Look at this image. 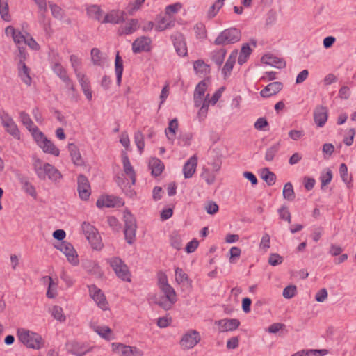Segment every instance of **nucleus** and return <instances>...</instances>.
<instances>
[{"label": "nucleus", "mask_w": 356, "mask_h": 356, "mask_svg": "<svg viewBox=\"0 0 356 356\" xmlns=\"http://www.w3.org/2000/svg\"><path fill=\"white\" fill-rule=\"evenodd\" d=\"M18 340L26 347L34 350H40L44 346V340L38 333L24 328L17 330Z\"/></svg>", "instance_id": "1"}, {"label": "nucleus", "mask_w": 356, "mask_h": 356, "mask_svg": "<svg viewBox=\"0 0 356 356\" xmlns=\"http://www.w3.org/2000/svg\"><path fill=\"white\" fill-rule=\"evenodd\" d=\"M123 218L124 222V238L127 243L131 245L136 241V220L134 215L129 211L124 212Z\"/></svg>", "instance_id": "2"}, {"label": "nucleus", "mask_w": 356, "mask_h": 356, "mask_svg": "<svg viewBox=\"0 0 356 356\" xmlns=\"http://www.w3.org/2000/svg\"><path fill=\"white\" fill-rule=\"evenodd\" d=\"M241 33L239 29L236 28H230L222 31L214 40L216 45H227L238 42L241 39Z\"/></svg>", "instance_id": "3"}, {"label": "nucleus", "mask_w": 356, "mask_h": 356, "mask_svg": "<svg viewBox=\"0 0 356 356\" xmlns=\"http://www.w3.org/2000/svg\"><path fill=\"white\" fill-rule=\"evenodd\" d=\"M82 230L87 240L91 244L93 249L100 250L103 245L102 243L101 236L97 229L89 222H83L82 224Z\"/></svg>", "instance_id": "4"}, {"label": "nucleus", "mask_w": 356, "mask_h": 356, "mask_svg": "<svg viewBox=\"0 0 356 356\" xmlns=\"http://www.w3.org/2000/svg\"><path fill=\"white\" fill-rule=\"evenodd\" d=\"M109 263L119 278L126 282L131 281V274L129 268L120 258L113 257L111 259Z\"/></svg>", "instance_id": "5"}, {"label": "nucleus", "mask_w": 356, "mask_h": 356, "mask_svg": "<svg viewBox=\"0 0 356 356\" xmlns=\"http://www.w3.org/2000/svg\"><path fill=\"white\" fill-rule=\"evenodd\" d=\"M0 120L1 125L5 128L6 131L14 138L19 140L20 131L13 118L8 113L4 112L0 115Z\"/></svg>", "instance_id": "6"}, {"label": "nucleus", "mask_w": 356, "mask_h": 356, "mask_svg": "<svg viewBox=\"0 0 356 356\" xmlns=\"http://www.w3.org/2000/svg\"><path fill=\"white\" fill-rule=\"evenodd\" d=\"M55 248L60 250L67 257V261L73 266L79 264V259L77 253L73 245L67 241H61L58 245H55Z\"/></svg>", "instance_id": "7"}, {"label": "nucleus", "mask_w": 356, "mask_h": 356, "mask_svg": "<svg viewBox=\"0 0 356 356\" xmlns=\"http://www.w3.org/2000/svg\"><path fill=\"white\" fill-rule=\"evenodd\" d=\"M170 40L178 56L184 57L188 55L186 38L181 33H174L170 35Z\"/></svg>", "instance_id": "8"}, {"label": "nucleus", "mask_w": 356, "mask_h": 356, "mask_svg": "<svg viewBox=\"0 0 356 356\" xmlns=\"http://www.w3.org/2000/svg\"><path fill=\"white\" fill-rule=\"evenodd\" d=\"M201 340L200 333L195 330H191L185 333L180 340V346L184 350H188L195 346Z\"/></svg>", "instance_id": "9"}, {"label": "nucleus", "mask_w": 356, "mask_h": 356, "mask_svg": "<svg viewBox=\"0 0 356 356\" xmlns=\"http://www.w3.org/2000/svg\"><path fill=\"white\" fill-rule=\"evenodd\" d=\"M88 287L90 298L100 309L106 310L108 304L102 291L95 284L88 285Z\"/></svg>", "instance_id": "10"}, {"label": "nucleus", "mask_w": 356, "mask_h": 356, "mask_svg": "<svg viewBox=\"0 0 356 356\" xmlns=\"http://www.w3.org/2000/svg\"><path fill=\"white\" fill-rule=\"evenodd\" d=\"M152 39L147 36L137 38L132 43V51L134 54L149 52L151 51Z\"/></svg>", "instance_id": "11"}, {"label": "nucleus", "mask_w": 356, "mask_h": 356, "mask_svg": "<svg viewBox=\"0 0 356 356\" xmlns=\"http://www.w3.org/2000/svg\"><path fill=\"white\" fill-rule=\"evenodd\" d=\"M54 72L65 83V87L72 92H75V86L72 79L68 76L66 70L59 63L52 65Z\"/></svg>", "instance_id": "12"}, {"label": "nucleus", "mask_w": 356, "mask_h": 356, "mask_svg": "<svg viewBox=\"0 0 356 356\" xmlns=\"http://www.w3.org/2000/svg\"><path fill=\"white\" fill-rule=\"evenodd\" d=\"M77 184V190L80 198L83 200H87L90 195V186L88 178L83 175H79Z\"/></svg>", "instance_id": "13"}, {"label": "nucleus", "mask_w": 356, "mask_h": 356, "mask_svg": "<svg viewBox=\"0 0 356 356\" xmlns=\"http://www.w3.org/2000/svg\"><path fill=\"white\" fill-rule=\"evenodd\" d=\"M123 204L122 198L113 195L102 196L96 202V205L99 208L120 207Z\"/></svg>", "instance_id": "14"}, {"label": "nucleus", "mask_w": 356, "mask_h": 356, "mask_svg": "<svg viewBox=\"0 0 356 356\" xmlns=\"http://www.w3.org/2000/svg\"><path fill=\"white\" fill-rule=\"evenodd\" d=\"M113 348L115 350L120 351L122 356H143V353L135 346L124 345L122 343H113Z\"/></svg>", "instance_id": "15"}, {"label": "nucleus", "mask_w": 356, "mask_h": 356, "mask_svg": "<svg viewBox=\"0 0 356 356\" xmlns=\"http://www.w3.org/2000/svg\"><path fill=\"white\" fill-rule=\"evenodd\" d=\"M328 109L323 106H317L314 111V120L318 127H323L327 121Z\"/></svg>", "instance_id": "16"}, {"label": "nucleus", "mask_w": 356, "mask_h": 356, "mask_svg": "<svg viewBox=\"0 0 356 356\" xmlns=\"http://www.w3.org/2000/svg\"><path fill=\"white\" fill-rule=\"evenodd\" d=\"M139 27V22L137 19H130L118 28V35L120 36L131 35L135 33Z\"/></svg>", "instance_id": "17"}, {"label": "nucleus", "mask_w": 356, "mask_h": 356, "mask_svg": "<svg viewBox=\"0 0 356 356\" xmlns=\"http://www.w3.org/2000/svg\"><path fill=\"white\" fill-rule=\"evenodd\" d=\"M215 324L219 326L220 332H225L236 330L240 325V321L236 318H224L216 321Z\"/></svg>", "instance_id": "18"}, {"label": "nucleus", "mask_w": 356, "mask_h": 356, "mask_svg": "<svg viewBox=\"0 0 356 356\" xmlns=\"http://www.w3.org/2000/svg\"><path fill=\"white\" fill-rule=\"evenodd\" d=\"M43 169L44 178L41 179L42 180H44L47 176L53 181H56L62 178V175L60 171L51 164L48 163H44L43 165Z\"/></svg>", "instance_id": "19"}, {"label": "nucleus", "mask_w": 356, "mask_h": 356, "mask_svg": "<svg viewBox=\"0 0 356 356\" xmlns=\"http://www.w3.org/2000/svg\"><path fill=\"white\" fill-rule=\"evenodd\" d=\"M67 346L68 352L76 356H83L90 350L86 345L76 341L69 343Z\"/></svg>", "instance_id": "20"}, {"label": "nucleus", "mask_w": 356, "mask_h": 356, "mask_svg": "<svg viewBox=\"0 0 356 356\" xmlns=\"http://www.w3.org/2000/svg\"><path fill=\"white\" fill-rule=\"evenodd\" d=\"M282 86L283 85L281 82H272L260 91V95L264 98L270 97L279 92L282 90Z\"/></svg>", "instance_id": "21"}, {"label": "nucleus", "mask_w": 356, "mask_h": 356, "mask_svg": "<svg viewBox=\"0 0 356 356\" xmlns=\"http://www.w3.org/2000/svg\"><path fill=\"white\" fill-rule=\"evenodd\" d=\"M197 158L195 155L190 157L183 167V173L186 179L191 178L196 170Z\"/></svg>", "instance_id": "22"}, {"label": "nucleus", "mask_w": 356, "mask_h": 356, "mask_svg": "<svg viewBox=\"0 0 356 356\" xmlns=\"http://www.w3.org/2000/svg\"><path fill=\"white\" fill-rule=\"evenodd\" d=\"M125 12L122 11L120 15H118V12L115 10H111L107 13L104 18L101 21V23H111L113 24H118L124 21Z\"/></svg>", "instance_id": "23"}, {"label": "nucleus", "mask_w": 356, "mask_h": 356, "mask_svg": "<svg viewBox=\"0 0 356 356\" xmlns=\"http://www.w3.org/2000/svg\"><path fill=\"white\" fill-rule=\"evenodd\" d=\"M68 150L72 163L76 166H82L84 164V161L78 147L74 143H69Z\"/></svg>", "instance_id": "24"}, {"label": "nucleus", "mask_w": 356, "mask_h": 356, "mask_svg": "<svg viewBox=\"0 0 356 356\" xmlns=\"http://www.w3.org/2000/svg\"><path fill=\"white\" fill-rule=\"evenodd\" d=\"M237 55H238V51L237 50L233 51L230 54L228 59L227 60L225 65L223 66V67L222 69V74L223 75L225 79H226L231 74V72L232 71L234 65L236 63V59Z\"/></svg>", "instance_id": "25"}, {"label": "nucleus", "mask_w": 356, "mask_h": 356, "mask_svg": "<svg viewBox=\"0 0 356 356\" xmlns=\"http://www.w3.org/2000/svg\"><path fill=\"white\" fill-rule=\"evenodd\" d=\"M17 68L18 75L21 80L27 86H31L32 79L29 74L30 69L26 66V63L18 62Z\"/></svg>", "instance_id": "26"}, {"label": "nucleus", "mask_w": 356, "mask_h": 356, "mask_svg": "<svg viewBox=\"0 0 356 356\" xmlns=\"http://www.w3.org/2000/svg\"><path fill=\"white\" fill-rule=\"evenodd\" d=\"M19 181L22 185V190L31 197L35 198L37 192L35 186L29 181V178L26 176L21 175L19 177Z\"/></svg>", "instance_id": "27"}, {"label": "nucleus", "mask_w": 356, "mask_h": 356, "mask_svg": "<svg viewBox=\"0 0 356 356\" xmlns=\"http://www.w3.org/2000/svg\"><path fill=\"white\" fill-rule=\"evenodd\" d=\"M122 161L123 164V169L125 174L129 176L132 184H134L136 182V174L129 161V159L125 152H123L122 154Z\"/></svg>", "instance_id": "28"}, {"label": "nucleus", "mask_w": 356, "mask_h": 356, "mask_svg": "<svg viewBox=\"0 0 356 356\" xmlns=\"http://www.w3.org/2000/svg\"><path fill=\"white\" fill-rule=\"evenodd\" d=\"M179 123L177 118H174L169 122L168 128L165 130V134L170 143H173L176 138V133L178 129Z\"/></svg>", "instance_id": "29"}, {"label": "nucleus", "mask_w": 356, "mask_h": 356, "mask_svg": "<svg viewBox=\"0 0 356 356\" xmlns=\"http://www.w3.org/2000/svg\"><path fill=\"white\" fill-rule=\"evenodd\" d=\"M149 167L152 170V175L155 177L161 175L164 170L163 163L157 158H152L149 161Z\"/></svg>", "instance_id": "30"}, {"label": "nucleus", "mask_w": 356, "mask_h": 356, "mask_svg": "<svg viewBox=\"0 0 356 356\" xmlns=\"http://www.w3.org/2000/svg\"><path fill=\"white\" fill-rule=\"evenodd\" d=\"M261 61L279 69H282L286 67L285 61L272 55H264L261 58Z\"/></svg>", "instance_id": "31"}, {"label": "nucleus", "mask_w": 356, "mask_h": 356, "mask_svg": "<svg viewBox=\"0 0 356 356\" xmlns=\"http://www.w3.org/2000/svg\"><path fill=\"white\" fill-rule=\"evenodd\" d=\"M86 13L90 18L100 22L102 20L103 10L99 6L90 5L86 8Z\"/></svg>", "instance_id": "32"}, {"label": "nucleus", "mask_w": 356, "mask_h": 356, "mask_svg": "<svg viewBox=\"0 0 356 356\" xmlns=\"http://www.w3.org/2000/svg\"><path fill=\"white\" fill-rule=\"evenodd\" d=\"M123 70V60L119 55V52H118L115 60V72L116 74V83L118 86H120L121 84Z\"/></svg>", "instance_id": "33"}, {"label": "nucleus", "mask_w": 356, "mask_h": 356, "mask_svg": "<svg viewBox=\"0 0 356 356\" xmlns=\"http://www.w3.org/2000/svg\"><path fill=\"white\" fill-rule=\"evenodd\" d=\"M40 148L43 152L58 156L60 154V150L55 146V145L49 139H45L44 143L40 145Z\"/></svg>", "instance_id": "34"}, {"label": "nucleus", "mask_w": 356, "mask_h": 356, "mask_svg": "<svg viewBox=\"0 0 356 356\" xmlns=\"http://www.w3.org/2000/svg\"><path fill=\"white\" fill-rule=\"evenodd\" d=\"M91 60L95 65L102 66L104 64V58L101 51L98 48H92L90 51Z\"/></svg>", "instance_id": "35"}, {"label": "nucleus", "mask_w": 356, "mask_h": 356, "mask_svg": "<svg viewBox=\"0 0 356 356\" xmlns=\"http://www.w3.org/2000/svg\"><path fill=\"white\" fill-rule=\"evenodd\" d=\"M193 68L197 74L206 75L210 72V66L202 60L195 61Z\"/></svg>", "instance_id": "36"}, {"label": "nucleus", "mask_w": 356, "mask_h": 356, "mask_svg": "<svg viewBox=\"0 0 356 356\" xmlns=\"http://www.w3.org/2000/svg\"><path fill=\"white\" fill-rule=\"evenodd\" d=\"M280 143L277 142L267 148L265 154V160L268 162L272 161L280 151Z\"/></svg>", "instance_id": "37"}, {"label": "nucleus", "mask_w": 356, "mask_h": 356, "mask_svg": "<svg viewBox=\"0 0 356 356\" xmlns=\"http://www.w3.org/2000/svg\"><path fill=\"white\" fill-rule=\"evenodd\" d=\"M203 97H204L193 95L195 106L200 107L199 114H200L201 113H207L208 110L209 102L207 101V99L203 100Z\"/></svg>", "instance_id": "38"}, {"label": "nucleus", "mask_w": 356, "mask_h": 356, "mask_svg": "<svg viewBox=\"0 0 356 356\" xmlns=\"http://www.w3.org/2000/svg\"><path fill=\"white\" fill-rule=\"evenodd\" d=\"M251 53L252 49L249 44L248 43L243 44L238 58V63L241 65L244 64L247 61Z\"/></svg>", "instance_id": "39"}, {"label": "nucleus", "mask_w": 356, "mask_h": 356, "mask_svg": "<svg viewBox=\"0 0 356 356\" xmlns=\"http://www.w3.org/2000/svg\"><path fill=\"white\" fill-rule=\"evenodd\" d=\"M164 293L166 299L171 301V302H177V294L175 289L168 284L159 288Z\"/></svg>", "instance_id": "40"}, {"label": "nucleus", "mask_w": 356, "mask_h": 356, "mask_svg": "<svg viewBox=\"0 0 356 356\" xmlns=\"http://www.w3.org/2000/svg\"><path fill=\"white\" fill-rule=\"evenodd\" d=\"M225 1V0H216L209 7L207 11V17L209 19L213 18L218 14L220 9L223 6Z\"/></svg>", "instance_id": "41"}, {"label": "nucleus", "mask_w": 356, "mask_h": 356, "mask_svg": "<svg viewBox=\"0 0 356 356\" xmlns=\"http://www.w3.org/2000/svg\"><path fill=\"white\" fill-rule=\"evenodd\" d=\"M227 51L225 49H220L218 50L213 51L211 55L212 60L220 67L225 60Z\"/></svg>", "instance_id": "42"}, {"label": "nucleus", "mask_w": 356, "mask_h": 356, "mask_svg": "<svg viewBox=\"0 0 356 356\" xmlns=\"http://www.w3.org/2000/svg\"><path fill=\"white\" fill-rule=\"evenodd\" d=\"M82 266L87 272L94 274L100 273V268L98 264L92 260H86L82 262Z\"/></svg>", "instance_id": "43"}, {"label": "nucleus", "mask_w": 356, "mask_h": 356, "mask_svg": "<svg viewBox=\"0 0 356 356\" xmlns=\"http://www.w3.org/2000/svg\"><path fill=\"white\" fill-rule=\"evenodd\" d=\"M261 177L268 186H272L275 183L276 175L274 172L270 171L268 168H264L261 171Z\"/></svg>", "instance_id": "44"}, {"label": "nucleus", "mask_w": 356, "mask_h": 356, "mask_svg": "<svg viewBox=\"0 0 356 356\" xmlns=\"http://www.w3.org/2000/svg\"><path fill=\"white\" fill-rule=\"evenodd\" d=\"M44 280H49V286L47 291V296L49 298H54L56 295V288H57V284L54 283L53 281V279L50 276H44L43 277Z\"/></svg>", "instance_id": "45"}, {"label": "nucleus", "mask_w": 356, "mask_h": 356, "mask_svg": "<svg viewBox=\"0 0 356 356\" xmlns=\"http://www.w3.org/2000/svg\"><path fill=\"white\" fill-rule=\"evenodd\" d=\"M283 197L288 201H293L296 196L293 185L291 182H287L283 188Z\"/></svg>", "instance_id": "46"}, {"label": "nucleus", "mask_w": 356, "mask_h": 356, "mask_svg": "<svg viewBox=\"0 0 356 356\" xmlns=\"http://www.w3.org/2000/svg\"><path fill=\"white\" fill-rule=\"evenodd\" d=\"M19 118L22 123L26 127V128L30 132L33 128H35V127H36L35 125H34V123L31 119L29 115L26 113L25 111H21L19 113Z\"/></svg>", "instance_id": "47"}, {"label": "nucleus", "mask_w": 356, "mask_h": 356, "mask_svg": "<svg viewBox=\"0 0 356 356\" xmlns=\"http://www.w3.org/2000/svg\"><path fill=\"white\" fill-rule=\"evenodd\" d=\"M31 135L36 142V143L40 147V145L44 143L45 139H48L44 134L40 131V129L38 128V127H35V128H33L31 130Z\"/></svg>", "instance_id": "48"}, {"label": "nucleus", "mask_w": 356, "mask_h": 356, "mask_svg": "<svg viewBox=\"0 0 356 356\" xmlns=\"http://www.w3.org/2000/svg\"><path fill=\"white\" fill-rule=\"evenodd\" d=\"M170 242L172 247L176 250H180L182 247L181 238L177 232H173L170 235Z\"/></svg>", "instance_id": "49"}, {"label": "nucleus", "mask_w": 356, "mask_h": 356, "mask_svg": "<svg viewBox=\"0 0 356 356\" xmlns=\"http://www.w3.org/2000/svg\"><path fill=\"white\" fill-rule=\"evenodd\" d=\"M175 280L178 284H184L185 282L189 283L190 280L186 273L184 272L182 268H176L175 270Z\"/></svg>", "instance_id": "50"}, {"label": "nucleus", "mask_w": 356, "mask_h": 356, "mask_svg": "<svg viewBox=\"0 0 356 356\" xmlns=\"http://www.w3.org/2000/svg\"><path fill=\"white\" fill-rule=\"evenodd\" d=\"M33 166L34 171L35 172L38 177L39 179L44 178V173H43V165H42V161L37 157L33 158Z\"/></svg>", "instance_id": "51"}, {"label": "nucleus", "mask_w": 356, "mask_h": 356, "mask_svg": "<svg viewBox=\"0 0 356 356\" xmlns=\"http://www.w3.org/2000/svg\"><path fill=\"white\" fill-rule=\"evenodd\" d=\"M277 213L281 220H286L289 223H291V215L289 208L286 205H282L280 208L278 209Z\"/></svg>", "instance_id": "52"}, {"label": "nucleus", "mask_w": 356, "mask_h": 356, "mask_svg": "<svg viewBox=\"0 0 356 356\" xmlns=\"http://www.w3.org/2000/svg\"><path fill=\"white\" fill-rule=\"evenodd\" d=\"M0 15L4 21L9 22L10 20V15L8 13V5L6 0H0Z\"/></svg>", "instance_id": "53"}, {"label": "nucleus", "mask_w": 356, "mask_h": 356, "mask_svg": "<svg viewBox=\"0 0 356 356\" xmlns=\"http://www.w3.org/2000/svg\"><path fill=\"white\" fill-rule=\"evenodd\" d=\"M196 38L200 40H204L207 38V30L204 24L197 23L194 27Z\"/></svg>", "instance_id": "54"}, {"label": "nucleus", "mask_w": 356, "mask_h": 356, "mask_svg": "<svg viewBox=\"0 0 356 356\" xmlns=\"http://www.w3.org/2000/svg\"><path fill=\"white\" fill-rule=\"evenodd\" d=\"M95 330L102 338L106 340L111 339L110 334L112 331L108 326H97Z\"/></svg>", "instance_id": "55"}, {"label": "nucleus", "mask_w": 356, "mask_h": 356, "mask_svg": "<svg viewBox=\"0 0 356 356\" xmlns=\"http://www.w3.org/2000/svg\"><path fill=\"white\" fill-rule=\"evenodd\" d=\"M51 314L55 319L59 321L60 322H63L65 321V316L63 314V309L60 306H54L52 308Z\"/></svg>", "instance_id": "56"}, {"label": "nucleus", "mask_w": 356, "mask_h": 356, "mask_svg": "<svg viewBox=\"0 0 356 356\" xmlns=\"http://www.w3.org/2000/svg\"><path fill=\"white\" fill-rule=\"evenodd\" d=\"M182 8V4L179 2L168 5L165 7V13L166 15L170 17L172 14L177 13Z\"/></svg>", "instance_id": "57"}, {"label": "nucleus", "mask_w": 356, "mask_h": 356, "mask_svg": "<svg viewBox=\"0 0 356 356\" xmlns=\"http://www.w3.org/2000/svg\"><path fill=\"white\" fill-rule=\"evenodd\" d=\"M134 140L140 154H142L145 146L143 134L140 131L135 133Z\"/></svg>", "instance_id": "58"}, {"label": "nucleus", "mask_w": 356, "mask_h": 356, "mask_svg": "<svg viewBox=\"0 0 356 356\" xmlns=\"http://www.w3.org/2000/svg\"><path fill=\"white\" fill-rule=\"evenodd\" d=\"M297 293V288L295 285H289L283 290L282 295L286 299H291Z\"/></svg>", "instance_id": "59"}, {"label": "nucleus", "mask_w": 356, "mask_h": 356, "mask_svg": "<svg viewBox=\"0 0 356 356\" xmlns=\"http://www.w3.org/2000/svg\"><path fill=\"white\" fill-rule=\"evenodd\" d=\"M207 88V84L206 83V80H202L199 82V83L196 86L195 90H194V95H197L198 96L204 97L205 94V91Z\"/></svg>", "instance_id": "60"}, {"label": "nucleus", "mask_w": 356, "mask_h": 356, "mask_svg": "<svg viewBox=\"0 0 356 356\" xmlns=\"http://www.w3.org/2000/svg\"><path fill=\"white\" fill-rule=\"evenodd\" d=\"M107 222L114 232H118L121 229V224L115 216H108L107 218Z\"/></svg>", "instance_id": "61"}, {"label": "nucleus", "mask_w": 356, "mask_h": 356, "mask_svg": "<svg viewBox=\"0 0 356 356\" xmlns=\"http://www.w3.org/2000/svg\"><path fill=\"white\" fill-rule=\"evenodd\" d=\"M340 176L346 184H349L351 181V177H348V168L345 163H341L339 167Z\"/></svg>", "instance_id": "62"}, {"label": "nucleus", "mask_w": 356, "mask_h": 356, "mask_svg": "<svg viewBox=\"0 0 356 356\" xmlns=\"http://www.w3.org/2000/svg\"><path fill=\"white\" fill-rule=\"evenodd\" d=\"M76 76L82 90L90 86V81L86 74L82 73H77Z\"/></svg>", "instance_id": "63"}, {"label": "nucleus", "mask_w": 356, "mask_h": 356, "mask_svg": "<svg viewBox=\"0 0 356 356\" xmlns=\"http://www.w3.org/2000/svg\"><path fill=\"white\" fill-rule=\"evenodd\" d=\"M283 261V257L277 253L271 254L268 258V264L273 266L281 264Z\"/></svg>", "instance_id": "64"}]
</instances>
